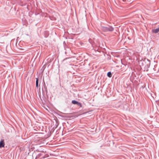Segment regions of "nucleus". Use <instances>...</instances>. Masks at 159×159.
Here are the masks:
<instances>
[{"instance_id":"1","label":"nucleus","mask_w":159,"mask_h":159,"mask_svg":"<svg viewBox=\"0 0 159 159\" xmlns=\"http://www.w3.org/2000/svg\"><path fill=\"white\" fill-rule=\"evenodd\" d=\"M142 66L146 69V71L148 70V68L149 67L150 65V61L148 59H144L143 60L141 61Z\"/></svg>"},{"instance_id":"2","label":"nucleus","mask_w":159,"mask_h":159,"mask_svg":"<svg viewBox=\"0 0 159 159\" xmlns=\"http://www.w3.org/2000/svg\"><path fill=\"white\" fill-rule=\"evenodd\" d=\"M102 30L105 32H111L114 31V28L112 26L107 25L106 26H102Z\"/></svg>"},{"instance_id":"3","label":"nucleus","mask_w":159,"mask_h":159,"mask_svg":"<svg viewBox=\"0 0 159 159\" xmlns=\"http://www.w3.org/2000/svg\"><path fill=\"white\" fill-rule=\"evenodd\" d=\"M71 103L72 104L74 105H76L79 107H82L81 103L80 102H79L78 101H76L75 100H72L71 101Z\"/></svg>"},{"instance_id":"4","label":"nucleus","mask_w":159,"mask_h":159,"mask_svg":"<svg viewBox=\"0 0 159 159\" xmlns=\"http://www.w3.org/2000/svg\"><path fill=\"white\" fill-rule=\"evenodd\" d=\"M5 142L4 139H1L0 141V148H4Z\"/></svg>"},{"instance_id":"5","label":"nucleus","mask_w":159,"mask_h":159,"mask_svg":"<svg viewBox=\"0 0 159 159\" xmlns=\"http://www.w3.org/2000/svg\"><path fill=\"white\" fill-rule=\"evenodd\" d=\"M43 83H44V84H43L44 88V89L45 91L46 92L47 96V97H48V92L47 88L46 86L44 80L43 81Z\"/></svg>"},{"instance_id":"6","label":"nucleus","mask_w":159,"mask_h":159,"mask_svg":"<svg viewBox=\"0 0 159 159\" xmlns=\"http://www.w3.org/2000/svg\"><path fill=\"white\" fill-rule=\"evenodd\" d=\"M159 32V27L157 28L156 29H152V33L157 34Z\"/></svg>"},{"instance_id":"7","label":"nucleus","mask_w":159,"mask_h":159,"mask_svg":"<svg viewBox=\"0 0 159 159\" xmlns=\"http://www.w3.org/2000/svg\"><path fill=\"white\" fill-rule=\"evenodd\" d=\"M44 37L47 38L48 36L49 35V32L48 31H46L44 32Z\"/></svg>"},{"instance_id":"8","label":"nucleus","mask_w":159,"mask_h":159,"mask_svg":"<svg viewBox=\"0 0 159 159\" xmlns=\"http://www.w3.org/2000/svg\"><path fill=\"white\" fill-rule=\"evenodd\" d=\"M36 85L37 88H38L39 86H40V85H39V78L38 77L36 78Z\"/></svg>"},{"instance_id":"9","label":"nucleus","mask_w":159,"mask_h":159,"mask_svg":"<svg viewBox=\"0 0 159 159\" xmlns=\"http://www.w3.org/2000/svg\"><path fill=\"white\" fill-rule=\"evenodd\" d=\"M107 75L108 77L111 78L112 76V74L111 71H109L107 73Z\"/></svg>"},{"instance_id":"10","label":"nucleus","mask_w":159,"mask_h":159,"mask_svg":"<svg viewBox=\"0 0 159 159\" xmlns=\"http://www.w3.org/2000/svg\"><path fill=\"white\" fill-rule=\"evenodd\" d=\"M45 66L44 65L42 67V68L41 69V70L42 71V72H43L44 71V70L45 69Z\"/></svg>"},{"instance_id":"11","label":"nucleus","mask_w":159,"mask_h":159,"mask_svg":"<svg viewBox=\"0 0 159 159\" xmlns=\"http://www.w3.org/2000/svg\"><path fill=\"white\" fill-rule=\"evenodd\" d=\"M49 18L52 20H54V17H52H52H51L50 16V17H49Z\"/></svg>"},{"instance_id":"12","label":"nucleus","mask_w":159,"mask_h":159,"mask_svg":"<svg viewBox=\"0 0 159 159\" xmlns=\"http://www.w3.org/2000/svg\"><path fill=\"white\" fill-rule=\"evenodd\" d=\"M42 155V154L41 153H39L38 155V156L39 157V156H41V155Z\"/></svg>"},{"instance_id":"13","label":"nucleus","mask_w":159,"mask_h":159,"mask_svg":"<svg viewBox=\"0 0 159 159\" xmlns=\"http://www.w3.org/2000/svg\"><path fill=\"white\" fill-rule=\"evenodd\" d=\"M67 58H65L63 60V61H65V60H66V59H67Z\"/></svg>"},{"instance_id":"14","label":"nucleus","mask_w":159,"mask_h":159,"mask_svg":"<svg viewBox=\"0 0 159 159\" xmlns=\"http://www.w3.org/2000/svg\"><path fill=\"white\" fill-rule=\"evenodd\" d=\"M59 115L61 116V117H63V116H61V115Z\"/></svg>"},{"instance_id":"15","label":"nucleus","mask_w":159,"mask_h":159,"mask_svg":"<svg viewBox=\"0 0 159 159\" xmlns=\"http://www.w3.org/2000/svg\"><path fill=\"white\" fill-rule=\"evenodd\" d=\"M45 158V157H43V158Z\"/></svg>"},{"instance_id":"16","label":"nucleus","mask_w":159,"mask_h":159,"mask_svg":"<svg viewBox=\"0 0 159 159\" xmlns=\"http://www.w3.org/2000/svg\"><path fill=\"white\" fill-rule=\"evenodd\" d=\"M35 15H37L38 14H36V13H35Z\"/></svg>"},{"instance_id":"17","label":"nucleus","mask_w":159,"mask_h":159,"mask_svg":"<svg viewBox=\"0 0 159 159\" xmlns=\"http://www.w3.org/2000/svg\"><path fill=\"white\" fill-rule=\"evenodd\" d=\"M65 54H66V52H65Z\"/></svg>"},{"instance_id":"18","label":"nucleus","mask_w":159,"mask_h":159,"mask_svg":"<svg viewBox=\"0 0 159 159\" xmlns=\"http://www.w3.org/2000/svg\"><path fill=\"white\" fill-rule=\"evenodd\" d=\"M65 43V41H64V43Z\"/></svg>"}]
</instances>
